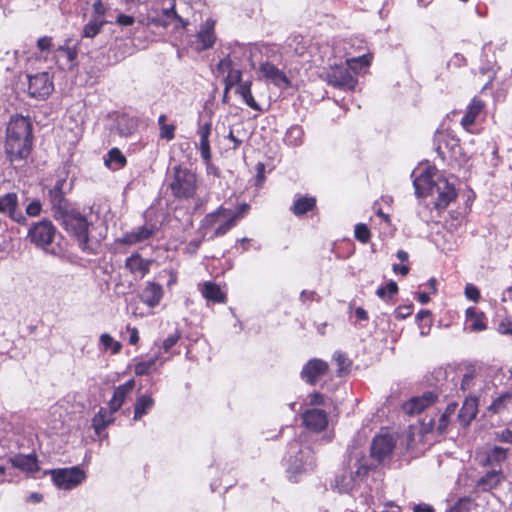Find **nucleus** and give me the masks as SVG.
Masks as SVG:
<instances>
[{"mask_svg": "<svg viewBox=\"0 0 512 512\" xmlns=\"http://www.w3.org/2000/svg\"><path fill=\"white\" fill-rule=\"evenodd\" d=\"M435 174V168L431 167L414 170L412 177L415 194L418 197L431 196L435 208L444 209L456 198V191L446 178L439 176L434 179Z\"/></svg>", "mask_w": 512, "mask_h": 512, "instance_id": "nucleus-1", "label": "nucleus"}, {"mask_svg": "<svg viewBox=\"0 0 512 512\" xmlns=\"http://www.w3.org/2000/svg\"><path fill=\"white\" fill-rule=\"evenodd\" d=\"M32 148V124L27 117H11L6 129L5 153L11 163L25 160Z\"/></svg>", "mask_w": 512, "mask_h": 512, "instance_id": "nucleus-2", "label": "nucleus"}, {"mask_svg": "<svg viewBox=\"0 0 512 512\" xmlns=\"http://www.w3.org/2000/svg\"><path fill=\"white\" fill-rule=\"evenodd\" d=\"M201 182L196 173L181 165L172 168L169 187L174 197L178 199H193L194 210L203 208L210 200L209 192L199 195Z\"/></svg>", "mask_w": 512, "mask_h": 512, "instance_id": "nucleus-3", "label": "nucleus"}, {"mask_svg": "<svg viewBox=\"0 0 512 512\" xmlns=\"http://www.w3.org/2000/svg\"><path fill=\"white\" fill-rule=\"evenodd\" d=\"M59 221L65 230L73 235L82 251L88 254H96L100 246V238L91 234V224L85 216L78 212L67 211L59 215Z\"/></svg>", "mask_w": 512, "mask_h": 512, "instance_id": "nucleus-4", "label": "nucleus"}, {"mask_svg": "<svg viewBox=\"0 0 512 512\" xmlns=\"http://www.w3.org/2000/svg\"><path fill=\"white\" fill-rule=\"evenodd\" d=\"M369 469L363 451L357 447L351 448L345 462V471L335 478L334 489L340 493H349L357 479L364 477Z\"/></svg>", "mask_w": 512, "mask_h": 512, "instance_id": "nucleus-5", "label": "nucleus"}, {"mask_svg": "<svg viewBox=\"0 0 512 512\" xmlns=\"http://www.w3.org/2000/svg\"><path fill=\"white\" fill-rule=\"evenodd\" d=\"M134 386L135 382L131 379L115 388L113 397L109 402L110 411L108 412L104 409H101L99 413L93 418V426L96 433L99 434L102 429H104L113 421L112 414L122 407L126 397L134 389Z\"/></svg>", "mask_w": 512, "mask_h": 512, "instance_id": "nucleus-6", "label": "nucleus"}, {"mask_svg": "<svg viewBox=\"0 0 512 512\" xmlns=\"http://www.w3.org/2000/svg\"><path fill=\"white\" fill-rule=\"evenodd\" d=\"M286 463L288 472L299 474L312 470L315 465V459L309 446L293 441L288 447Z\"/></svg>", "mask_w": 512, "mask_h": 512, "instance_id": "nucleus-7", "label": "nucleus"}, {"mask_svg": "<svg viewBox=\"0 0 512 512\" xmlns=\"http://www.w3.org/2000/svg\"><path fill=\"white\" fill-rule=\"evenodd\" d=\"M56 229L51 221L34 223L28 230L27 239L36 247L46 249L54 240Z\"/></svg>", "mask_w": 512, "mask_h": 512, "instance_id": "nucleus-8", "label": "nucleus"}, {"mask_svg": "<svg viewBox=\"0 0 512 512\" xmlns=\"http://www.w3.org/2000/svg\"><path fill=\"white\" fill-rule=\"evenodd\" d=\"M175 23V28H185L188 24L183 18H181L175 11V3L171 2L170 6L162 10V14L156 17H143L138 20V23L142 26H158L166 28L170 23Z\"/></svg>", "mask_w": 512, "mask_h": 512, "instance_id": "nucleus-9", "label": "nucleus"}, {"mask_svg": "<svg viewBox=\"0 0 512 512\" xmlns=\"http://www.w3.org/2000/svg\"><path fill=\"white\" fill-rule=\"evenodd\" d=\"M0 214L18 224H26L27 222V218L20 208L18 195L15 192L0 195Z\"/></svg>", "mask_w": 512, "mask_h": 512, "instance_id": "nucleus-10", "label": "nucleus"}, {"mask_svg": "<svg viewBox=\"0 0 512 512\" xmlns=\"http://www.w3.org/2000/svg\"><path fill=\"white\" fill-rule=\"evenodd\" d=\"M55 485L64 490H70L79 485L85 478V473L78 467L52 471Z\"/></svg>", "mask_w": 512, "mask_h": 512, "instance_id": "nucleus-11", "label": "nucleus"}, {"mask_svg": "<svg viewBox=\"0 0 512 512\" xmlns=\"http://www.w3.org/2000/svg\"><path fill=\"white\" fill-rule=\"evenodd\" d=\"M68 189L69 185L66 179L62 178L58 179L48 192L49 201L56 219H59V215L69 210L68 202L65 198Z\"/></svg>", "mask_w": 512, "mask_h": 512, "instance_id": "nucleus-12", "label": "nucleus"}, {"mask_svg": "<svg viewBox=\"0 0 512 512\" xmlns=\"http://www.w3.org/2000/svg\"><path fill=\"white\" fill-rule=\"evenodd\" d=\"M28 80V92L32 97L44 99L48 97L54 89L51 77L47 72L28 76Z\"/></svg>", "mask_w": 512, "mask_h": 512, "instance_id": "nucleus-13", "label": "nucleus"}, {"mask_svg": "<svg viewBox=\"0 0 512 512\" xmlns=\"http://www.w3.org/2000/svg\"><path fill=\"white\" fill-rule=\"evenodd\" d=\"M328 83L334 87L353 89L357 84L352 69L346 66H336L327 74Z\"/></svg>", "mask_w": 512, "mask_h": 512, "instance_id": "nucleus-14", "label": "nucleus"}, {"mask_svg": "<svg viewBox=\"0 0 512 512\" xmlns=\"http://www.w3.org/2000/svg\"><path fill=\"white\" fill-rule=\"evenodd\" d=\"M157 231L158 227L156 224L146 223L143 226L136 227L135 229L124 233L122 237L118 239V243L123 245H135L142 243L152 238Z\"/></svg>", "mask_w": 512, "mask_h": 512, "instance_id": "nucleus-15", "label": "nucleus"}, {"mask_svg": "<svg viewBox=\"0 0 512 512\" xmlns=\"http://www.w3.org/2000/svg\"><path fill=\"white\" fill-rule=\"evenodd\" d=\"M260 77L272 83L279 89H286L290 86V80L285 73L274 64L263 62L259 66Z\"/></svg>", "mask_w": 512, "mask_h": 512, "instance_id": "nucleus-16", "label": "nucleus"}, {"mask_svg": "<svg viewBox=\"0 0 512 512\" xmlns=\"http://www.w3.org/2000/svg\"><path fill=\"white\" fill-rule=\"evenodd\" d=\"M395 444L391 435L375 436L371 444V457L379 463L384 461L394 450Z\"/></svg>", "mask_w": 512, "mask_h": 512, "instance_id": "nucleus-17", "label": "nucleus"}, {"mask_svg": "<svg viewBox=\"0 0 512 512\" xmlns=\"http://www.w3.org/2000/svg\"><path fill=\"white\" fill-rule=\"evenodd\" d=\"M215 21L207 19L196 34V50L198 52L210 49L216 40L214 31Z\"/></svg>", "mask_w": 512, "mask_h": 512, "instance_id": "nucleus-18", "label": "nucleus"}, {"mask_svg": "<svg viewBox=\"0 0 512 512\" xmlns=\"http://www.w3.org/2000/svg\"><path fill=\"white\" fill-rule=\"evenodd\" d=\"M328 370V364L321 359H313L310 360L303 368L301 372V376L305 379L306 382L310 384H314L317 382L323 375L326 374Z\"/></svg>", "mask_w": 512, "mask_h": 512, "instance_id": "nucleus-19", "label": "nucleus"}, {"mask_svg": "<svg viewBox=\"0 0 512 512\" xmlns=\"http://www.w3.org/2000/svg\"><path fill=\"white\" fill-rule=\"evenodd\" d=\"M504 480L505 475L501 469H491L477 480L476 488L482 492H490L498 488Z\"/></svg>", "mask_w": 512, "mask_h": 512, "instance_id": "nucleus-20", "label": "nucleus"}, {"mask_svg": "<svg viewBox=\"0 0 512 512\" xmlns=\"http://www.w3.org/2000/svg\"><path fill=\"white\" fill-rule=\"evenodd\" d=\"M303 422L307 428L314 431H321L326 428L328 418L325 411L313 408L303 414Z\"/></svg>", "mask_w": 512, "mask_h": 512, "instance_id": "nucleus-21", "label": "nucleus"}, {"mask_svg": "<svg viewBox=\"0 0 512 512\" xmlns=\"http://www.w3.org/2000/svg\"><path fill=\"white\" fill-rule=\"evenodd\" d=\"M436 395L432 392H426L421 397L412 398L403 406L407 414L421 413L425 408L429 407L435 402Z\"/></svg>", "mask_w": 512, "mask_h": 512, "instance_id": "nucleus-22", "label": "nucleus"}, {"mask_svg": "<svg viewBox=\"0 0 512 512\" xmlns=\"http://www.w3.org/2000/svg\"><path fill=\"white\" fill-rule=\"evenodd\" d=\"M152 261L142 258L139 254H133L125 261V267L134 276L143 278L148 274Z\"/></svg>", "mask_w": 512, "mask_h": 512, "instance_id": "nucleus-23", "label": "nucleus"}, {"mask_svg": "<svg viewBox=\"0 0 512 512\" xmlns=\"http://www.w3.org/2000/svg\"><path fill=\"white\" fill-rule=\"evenodd\" d=\"M212 131L211 122H206L198 128V136H199V150L200 155L205 163H209L211 160V150H210V141L209 137Z\"/></svg>", "mask_w": 512, "mask_h": 512, "instance_id": "nucleus-24", "label": "nucleus"}, {"mask_svg": "<svg viewBox=\"0 0 512 512\" xmlns=\"http://www.w3.org/2000/svg\"><path fill=\"white\" fill-rule=\"evenodd\" d=\"M141 300L147 306L153 308L157 306L163 297V288L155 282H148L141 293Z\"/></svg>", "mask_w": 512, "mask_h": 512, "instance_id": "nucleus-25", "label": "nucleus"}, {"mask_svg": "<svg viewBox=\"0 0 512 512\" xmlns=\"http://www.w3.org/2000/svg\"><path fill=\"white\" fill-rule=\"evenodd\" d=\"M478 413V400L475 397L466 398L459 413L458 420L463 426H468Z\"/></svg>", "mask_w": 512, "mask_h": 512, "instance_id": "nucleus-26", "label": "nucleus"}, {"mask_svg": "<svg viewBox=\"0 0 512 512\" xmlns=\"http://www.w3.org/2000/svg\"><path fill=\"white\" fill-rule=\"evenodd\" d=\"M10 462L13 467L18 468L22 471L28 473H35L38 471L39 467L37 464V458L35 455H22L18 454L14 457L10 458Z\"/></svg>", "mask_w": 512, "mask_h": 512, "instance_id": "nucleus-27", "label": "nucleus"}, {"mask_svg": "<svg viewBox=\"0 0 512 512\" xmlns=\"http://www.w3.org/2000/svg\"><path fill=\"white\" fill-rule=\"evenodd\" d=\"M104 164L110 170L117 171L126 166L127 159L120 149L114 147L104 157Z\"/></svg>", "mask_w": 512, "mask_h": 512, "instance_id": "nucleus-28", "label": "nucleus"}, {"mask_svg": "<svg viewBox=\"0 0 512 512\" xmlns=\"http://www.w3.org/2000/svg\"><path fill=\"white\" fill-rule=\"evenodd\" d=\"M116 128L120 136H131L138 128V120L135 117L122 114L117 118Z\"/></svg>", "mask_w": 512, "mask_h": 512, "instance_id": "nucleus-29", "label": "nucleus"}, {"mask_svg": "<svg viewBox=\"0 0 512 512\" xmlns=\"http://www.w3.org/2000/svg\"><path fill=\"white\" fill-rule=\"evenodd\" d=\"M69 43L70 40H67L64 45L59 46L56 50L55 57L58 61L65 59V65L72 68L75 65L78 52L76 45L70 46Z\"/></svg>", "mask_w": 512, "mask_h": 512, "instance_id": "nucleus-30", "label": "nucleus"}, {"mask_svg": "<svg viewBox=\"0 0 512 512\" xmlns=\"http://www.w3.org/2000/svg\"><path fill=\"white\" fill-rule=\"evenodd\" d=\"M154 406V399L151 395H139L134 405L133 420L138 421L146 415Z\"/></svg>", "mask_w": 512, "mask_h": 512, "instance_id": "nucleus-31", "label": "nucleus"}, {"mask_svg": "<svg viewBox=\"0 0 512 512\" xmlns=\"http://www.w3.org/2000/svg\"><path fill=\"white\" fill-rule=\"evenodd\" d=\"M484 108V103L480 99L474 98L470 105L468 106V110L463 116L461 120V124L465 129H468L471 125L474 124L477 116Z\"/></svg>", "mask_w": 512, "mask_h": 512, "instance_id": "nucleus-32", "label": "nucleus"}, {"mask_svg": "<svg viewBox=\"0 0 512 512\" xmlns=\"http://www.w3.org/2000/svg\"><path fill=\"white\" fill-rule=\"evenodd\" d=\"M508 449L495 446L486 453V457L482 462V466H496L500 465L507 458Z\"/></svg>", "mask_w": 512, "mask_h": 512, "instance_id": "nucleus-33", "label": "nucleus"}, {"mask_svg": "<svg viewBox=\"0 0 512 512\" xmlns=\"http://www.w3.org/2000/svg\"><path fill=\"white\" fill-rule=\"evenodd\" d=\"M485 316L483 313L477 312L474 308L466 310V320L470 322V330L473 332L484 331L487 326L485 324Z\"/></svg>", "mask_w": 512, "mask_h": 512, "instance_id": "nucleus-34", "label": "nucleus"}, {"mask_svg": "<svg viewBox=\"0 0 512 512\" xmlns=\"http://www.w3.org/2000/svg\"><path fill=\"white\" fill-rule=\"evenodd\" d=\"M315 205V198L301 196L294 201L291 209L296 216H301L307 213L308 211H311L315 207Z\"/></svg>", "mask_w": 512, "mask_h": 512, "instance_id": "nucleus-35", "label": "nucleus"}, {"mask_svg": "<svg viewBox=\"0 0 512 512\" xmlns=\"http://www.w3.org/2000/svg\"><path fill=\"white\" fill-rule=\"evenodd\" d=\"M202 295L209 301L222 303L225 301V295L220 287L212 282H206L202 289Z\"/></svg>", "mask_w": 512, "mask_h": 512, "instance_id": "nucleus-36", "label": "nucleus"}, {"mask_svg": "<svg viewBox=\"0 0 512 512\" xmlns=\"http://www.w3.org/2000/svg\"><path fill=\"white\" fill-rule=\"evenodd\" d=\"M251 85L252 83L250 81H246L243 83H240V85L237 88V93L242 97L243 101L248 105L250 108L261 111L260 106L255 101L252 92H251Z\"/></svg>", "mask_w": 512, "mask_h": 512, "instance_id": "nucleus-37", "label": "nucleus"}, {"mask_svg": "<svg viewBox=\"0 0 512 512\" xmlns=\"http://www.w3.org/2000/svg\"><path fill=\"white\" fill-rule=\"evenodd\" d=\"M304 131L298 125L291 126L285 134L284 142L291 147L300 146L303 143Z\"/></svg>", "mask_w": 512, "mask_h": 512, "instance_id": "nucleus-38", "label": "nucleus"}, {"mask_svg": "<svg viewBox=\"0 0 512 512\" xmlns=\"http://www.w3.org/2000/svg\"><path fill=\"white\" fill-rule=\"evenodd\" d=\"M226 209L227 208L220 206L215 211L207 214L201 222V227L203 229H208V228L212 227L213 225H215L217 222H219L222 219L223 215H226Z\"/></svg>", "mask_w": 512, "mask_h": 512, "instance_id": "nucleus-39", "label": "nucleus"}, {"mask_svg": "<svg viewBox=\"0 0 512 512\" xmlns=\"http://www.w3.org/2000/svg\"><path fill=\"white\" fill-rule=\"evenodd\" d=\"M372 56L370 54H364L358 57L349 58L346 64L352 69L353 73H358L363 67L370 65Z\"/></svg>", "mask_w": 512, "mask_h": 512, "instance_id": "nucleus-40", "label": "nucleus"}, {"mask_svg": "<svg viewBox=\"0 0 512 512\" xmlns=\"http://www.w3.org/2000/svg\"><path fill=\"white\" fill-rule=\"evenodd\" d=\"M105 24V21L100 18H92L83 28V37L93 38L95 37L101 30L102 26Z\"/></svg>", "mask_w": 512, "mask_h": 512, "instance_id": "nucleus-41", "label": "nucleus"}, {"mask_svg": "<svg viewBox=\"0 0 512 512\" xmlns=\"http://www.w3.org/2000/svg\"><path fill=\"white\" fill-rule=\"evenodd\" d=\"M512 395L510 393H504L497 397L491 405L488 407V410L492 413L498 414L507 409L508 403L511 401Z\"/></svg>", "mask_w": 512, "mask_h": 512, "instance_id": "nucleus-42", "label": "nucleus"}, {"mask_svg": "<svg viewBox=\"0 0 512 512\" xmlns=\"http://www.w3.org/2000/svg\"><path fill=\"white\" fill-rule=\"evenodd\" d=\"M221 220L222 223L214 230L212 238L225 235L231 228L236 225L234 219L228 216V209H226V215H223Z\"/></svg>", "mask_w": 512, "mask_h": 512, "instance_id": "nucleus-43", "label": "nucleus"}, {"mask_svg": "<svg viewBox=\"0 0 512 512\" xmlns=\"http://www.w3.org/2000/svg\"><path fill=\"white\" fill-rule=\"evenodd\" d=\"M475 506L474 500L470 497L460 498L447 512H471Z\"/></svg>", "mask_w": 512, "mask_h": 512, "instance_id": "nucleus-44", "label": "nucleus"}, {"mask_svg": "<svg viewBox=\"0 0 512 512\" xmlns=\"http://www.w3.org/2000/svg\"><path fill=\"white\" fill-rule=\"evenodd\" d=\"M456 408H457V404L456 403H450V404L447 405L445 411L443 412V414L439 418V423H438V428L437 429L440 432H443L447 428V426L449 424V419L455 413Z\"/></svg>", "mask_w": 512, "mask_h": 512, "instance_id": "nucleus-45", "label": "nucleus"}, {"mask_svg": "<svg viewBox=\"0 0 512 512\" xmlns=\"http://www.w3.org/2000/svg\"><path fill=\"white\" fill-rule=\"evenodd\" d=\"M100 343L105 351L111 349L113 354L119 353L122 347L120 342L114 341V339L107 333H103L100 336Z\"/></svg>", "mask_w": 512, "mask_h": 512, "instance_id": "nucleus-46", "label": "nucleus"}, {"mask_svg": "<svg viewBox=\"0 0 512 512\" xmlns=\"http://www.w3.org/2000/svg\"><path fill=\"white\" fill-rule=\"evenodd\" d=\"M333 359L337 363L339 375H342L349 371V368L351 366V361L346 357V355L344 353L335 352Z\"/></svg>", "mask_w": 512, "mask_h": 512, "instance_id": "nucleus-47", "label": "nucleus"}, {"mask_svg": "<svg viewBox=\"0 0 512 512\" xmlns=\"http://www.w3.org/2000/svg\"><path fill=\"white\" fill-rule=\"evenodd\" d=\"M241 76V71L233 67L225 77V92H228L235 84L239 83Z\"/></svg>", "mask_w": 512, "mask_h": 512, "instance_id": "nucleus-48", "label": "nucleus"}, {"mask_svg": "<svg viewBox=\"0 0 512 512\" xmlns=\"http://www.w3.org/2000/svg\"><path fill=\"white\" fill-rule=\"evenodd\" d=\"M398 292L397 283L394 281H390L386 286H381L377 289L376 294L378 297L384 299L386 297L391 298Z\"/></svg>", "mask_w": 512, "mask_h": 512, "instance_id": "nucleus-49", "label": "nucleus"}, {"mask_svg": "<svg viewBox=\"0 0 512 512\" xmlns=\"http://www.w3.org/2000/svg\"><path fill=\"white\" fill-rule=\"evenodd\" d=\"M244 135L245 133L240 131L239 129H235L234 127L230 128L229 133L227 135V139H229L233 143L232 148L234 150L238 149L239 146L243 143Z\"/></svg>", "mask_w": 512, "mask_h": 512, "instance_id": "nucleus-50", "label": "nucleus"}, {"mask_svg": "<svg viewBox=\"0 0 512 512\" xmlns=\"http://www.w3.org/2000/svg\"><path fill=\"white\" fill-rule=\"evenodd\" d=\"M157 357L151 358L147 361H142L135 366V373L137 375H146L155 365Z\"/></svg>", "mask_w": 512, "mask_h": 512, "instance_id": "nucleus-51", "label": "nucleus"}, {"mask_svg": "<svg viewBox=\"0 0 512 512\" xmlns=\"http://www.w3.org/2000/svg\"><path fill=\"white\" fill-rule=\"evenodd\" d=\"M354 234L355 238L362 243H366L370 239V231L365 224H357Z\"/></svg>", "mask_w": 512, "mask_h": 512, "instance_id": "nucleus-52", "label": "nucleus"}, {"mask_svg": "<svg viewBox=\"0 0 512 512\" xmlns=\"http://www.w3.org/2000/svg\"><path fill=\"white\" fill-rule=\"evenodd\" d=\"M181 334L179 331H176L175 333L169 335L162 344V349L164 352H168L180 339Z\"/></svg>", "mask_w": 512, "mask_h": 512, "instance_id": "nucleus-53", "label": "nucleus"}, {"mask_svg": "<svg viewBox=\"0 0 512 512\" xmlns=\"http://www.w3.org/2000/svg\"><path fill=\"white\" fill-rule=\"evenodd\" d=\"M250 206L246 203H243L239 205L236 212H232L228 209V216L234 219V221L237 223L238 220L243 218L245 214L248 212Z\"/></svg>", "mask_w": 512, "mask_h": 512, "instance_id": "nucleus-54", "label": "nucleus"}, {"mask_svg": "<svg viewBox=\"0 0 512 512\" xmlns=\"http://www.w3.org/2000/svg\"><path fill=\"white\" fill-rule=\"evenodd\" d=\"M42 205L39 200L30 202L26 207V214L30 217H36L41 213Z\"/></svg>", "mask_w": 512, "mask_h": 512, "instance_id": "nucleus-55", "label": "nucleus"}, {"mask_svg": "<svg viewBox=\"0 0 512 512\" xmlns=\"http://www.w3.org/2000/svg\"><path fill=\"white\" fill-rule=\"evenodd\" d=\"M495 440L502 443L512 444V429H504L495 432Z\"/></svg>", "mask_w": 512, "mask_h": 512, "instance_id": "nucleus-56", "label": "nucleus"}, {"mask_svg": "<svg viewBox=\"0 0 512 512\" xmlns=\"http://www.w3.org/2000/svg\"><path fill=\"white\" fill-rule=\"evenodd\" d=\"M474 378H475L474 371H469V372L465 373L461 380V389L463 391L468 390L472 386Z\"/></svg>", "mask_w": 512, "mask_h": 512, "instance_id": "nucleus-57", "label": "nucleus"}, {"mask_svg": "<svg viewBox=\"0 0 512 512\" xmlns=\"http://www.w3.org/2000/svg\"><path fill=\"white\" fill-rule=\"evenodd\" d=\"M233 68V63L230 58L226 57L219 61L217 70L219 73H228Z\"/></svg>", "mask_w": 512, "mask_h": 512, "instance_id": "nucleus-58", "label": "nucleus"}, {"mask_svg": "<svg viewBox=\"0 0 512 512\" xmlns=\"http://www.w3.org/2000/svg\"><path fill=\"white\" fill-rule=\"evenodd\" d=\"M498 332L502 335L512 336V320H502L498 325Z\"/></svg>", "mask_w": 512, "mask_h": 512, "instance_id": "nucleus-59", "label": "nucleus"}, {"mask_svg": "<svg viewBox=\"0 0 512 512\" xmlns=\"http://www.w3.org/2000/svg\"><path fill=\"white\" fill-rule=\"evenodd\" d=\"M465 295L468 299L477 301L480 297L479 290L472 284H467L465 287Z\"/></svg>", "mask_w": 512, "mask_h": 512, "instance_id": "nucleus-60", "label": "nucleus"}, {"mask_svg": "<svg viewBox=\"0 0 512 512\" xmlns=\"http://www.w3.org/2000/svg\"><path fill=\"white\" fill-rule=\"evenodd\" d=\"M160 129H161V132H160L161 138H164L167 140H172L174 138L175 127L173 125L163 124Z\"/></svg>", "mask_w": 512, "mask_h": 512, "instance_id": "nucleus-61", "label": "nucleus"}, {"mask_svg": "<svg viewBox=\"0 0 512 512\" xmlns=\"http://www.w3.org/2000/svg\"><path fill=\"white\" fill-rule=\"evenodd\" d=\"M134 23H135V18L130 15L119 14L116 19V24L123 26V27L131 26Z\"/></svg>", "mask_w": 512, "mask_h": 512, "instance_id": "nucleus-62", "label": "nucleus"}, {"mask_svg": "<svg viewBox=\"0 0 512 512\" xmlns=\"http://www.w3.org/2000/svg\"><path fill=\"white\" fill-rule=\"evenodd\" d=\"M52 46V38L48 36H43L38 39L37 47L42 51H48Z\"/></svg>", "mask_w": 512, "mask_h": 512, "instance_id": "nucleus-63", "label": "nucleus"}, {"mask_svg": "<svg viewBox=\"0 0 512 512\" xmlns=\"http://www.w3.org/2000/svg\"><path fill=\"white\" fill-rule=\"evenodd\" d=\"M316 300V293L314 291L303 290L300 294V301L303 304H308Z\"/></svg>", "mask_w": 512, "mask_h": 512, "instance_id": "nucleus-64", "label": "nucleus"}]
</instances>
